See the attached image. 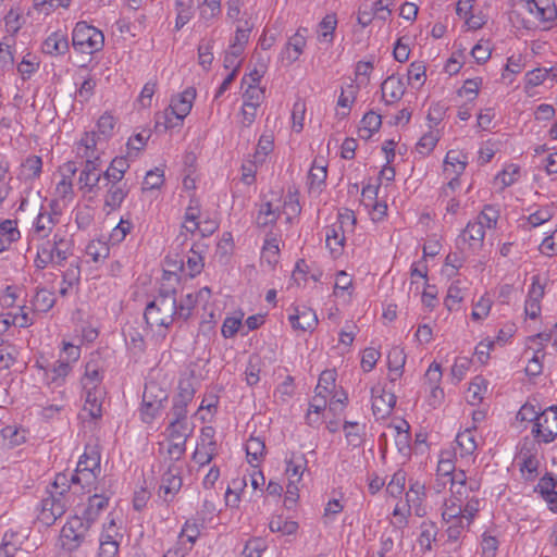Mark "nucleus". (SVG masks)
Returning a JSON list of instances; mask_svg holds the SVG:
<instances>
[{
	"mask_svg": "<svg viewBox=\"0 0 557 557\" xmlns=\"http://www.w3.org/2000/svg\"><path fill=\"white\" fill-rule=\"evenodd\" d=\"M480 481L471 479L470 488L458 486V490H451L450 496L445 499L442 517L447 524L446 532L450 541H458L480 511Z\"/></svg>",
	"mask_w": 557,
	"mask_h": 557,
	"instance_id": "f257e3e1",
	"label": "nucleus"
},
{
	"mask_svg": "<svg viewBox=\"0 0 557 557\" xmlns=\"http://www.w3.org/2000/svg\"><path fill=\"white\" fill-rule=\"evenodd\" d=\"M499 210L493 205H485L475 219L470 220L457 238L461 252L475 253L483 248L486 230L495 228Z\"/></svg>",
	"mask_w": 557,
	"mask_h": 557,
	"instance_id": "f03ea898",
	"label": "nucleus"
},
{
	"mask_svg": "<svg viewBox=\"0 0 557 557\" xmlns=\"http://www.w3.org/2000/svg\"><path fill=\"white\" fill-rule=\"evenodd\" d=\"M73 242L65 236L55 233L52 239H44L37 245V253L34 260L39 270L48 265L53 268L65 267L66 261L73 256Z\"/></svg>",
	"mask_w": 557,
	"mask_h": 557,
	"instance_id": "7ed1b4c3",
	"label": "nucleus"
},
{
	"mask_svg": "<svg viewBox=\"0 0 557 557\" xmlns=\"http://www.w3.org/2000/svg\"><path fill=\"white\" fill-rule=\"evenodd\" d=\"M524 325V333H531L524 336V359L528 360L524 367V374L530 377H535L542 373L543 359L545 357V346L552 339V332L534 329Z\"/></svg>",
	"mask_w": 557,
	"mask_h": 557,
	"instance_id": "20e7f679",
	"label": "nucleus"
},
{
	"mask_svg": "<svg viewBox=\"0 0 557 557\" xmlns=\"http://www.w3.org/2000/svg\"><path fill=\"white\" fill-rule=\"evenodd\" d=\"M175 292L160 294L146 306L144 318L148 325L169 329L176 320Z\"/></svg>",
	"mask_w": 557,
	"mask_h": 557,
	"instance_id": "39448f33",
	"label": "nucleus"
},
{
	"mask_svg": "<svg viewBox=\"0 0 557 557\" xmlns=\"http://www.w3.org/2000/svg\"><path fill=\"white\" fill-rule=\"evenodd\" d=\"M556 16L553 0H524V29H548Z\"/></svg>",
	"mask_w": 557,
	"mask_h": 557,
	"instance_id": "423d86ee",
	"label": "nucleus"
},
{
	"mask_svg": "<svg viewBox=\"0 0 557 557\" xmlns=\"http://www.w3.org/2000/svg\"><path fill=\"white\" fill-rule=\"evenodd\" d=\"M72 45L77 52L94 54L102 50L104 36L101 30L85 21L76 23L72 33Z\"/></svg>",
	"mask_w": 557,
	"mask_h": 557,
	"instance_id": "0eeeda50",
	"label": "nucleus"
},
{
	"mask_svg": "<svg viewBox=\"0 0 557 557\" xmlns=\"http://www.w3.org/2000/svg\"><path fill=\"white\" fill-rule=\"evenodd\" d=\"M89 529L90 525L81 516L69 518L60 533L61 547L67 553L76 550L85 541Z\"/></svg>",
	"mask_w": 557,
	"mask_h": 557,
	"instance_id": "6e6552de",
	"label": "nucleus"
},
{
	"mask_svg": "<svg viewBox=\"0 0 557 557\" xmlns=\"http://www.w3.org/2000/svg\"><path fill=\"white\" fill-rule=\"evenodd\" d=\"M532 434L539 443H552L557 437V406L543 409L533 423Z\"/></svg>",
	"mask_w": 557,
	"mask_h": 557,
	"instance_id": "1a4fd4ad",
	"label": "nucleus"
},
{
	"mask_svg": "<svg viewBox=\"0 0 557 557\" xmlns=\"http://www.w3.org/2000/svg\"><path fill=\"white\" fill-rule=\"evenodd\" d=\"M183 463L170 462L166 471L162 474L159 486V496L165 503H171L183 486Z\"/></svg>",
	"mask_w": 557,
	"mask_h": 557,
	"instance_id": "9d476101",
	"label": "nucleus"
},
{
	"mask_svg": "<svg viewBox=\"0 0 557 557\" xmlns=\"http://www.w3.org/2000/svg\"><path fill=\"white\" fill-rule=\"evenodd\" d=\"M47 494L48 496L44 497L39 504L37 520L44 525L50 527L65 513L67 500L52 493Z\"/></svg>",
	"mask_w": 557,
	"mask_h": 557,
	"instance_id": "9b49d317",
	"label": "nucleus"
},
{
	"mask_svg": "<svg viewBox=\"0 0 557 557\" xmlns=\"http://www.w3.org/2000/svg\"><path fill=\"white\" fill-rule=\"evenodd\" d=\"M547 277L535 274L531 278V285L528 290V299L524 301V319L529 317L536 320L541 314V300L544 297Z\"/></svg>",
	"mask_w": 557,
	"mask_h": 557,
	"instance_id": "f8f14e48",
	"label": "nucleus"
},
{
	"mask_svg": "<svg viewBox=\"0 0 557 557\" xmlns=\"http://www.w3.org/2000/svg\"><path fill=\"white\" fill-rule=\"evenodd\" d=\"M475 432V426L468 428L456 436L454 455L456 458H459L462 465H471L475 460V451L478 449Z\"/></svg>",
	"mask_w": 557,
	"mask_h": 557,
	"instance_id": "ddd939ff",
	"label": "nucleus"
},
{
	"mask_svg": "<svg viewBox=\"0 0 557 557\" xmlns=\"http://www.w3.org/2000/svg\"><path fill=\"white\" fill-rule=\"evenodd\" d=\"M211 298V289L202 287L197 292L182 295L180 299L175 298L176 320L186 322L194 312L199 302H208Z\"/></svg>",
	"mask_w": 557,
	"mask_h": 557,
	"instance_id": "4468645a",
	"label": "nucleus"
},
{
	"mask_svg": "<svg viewBox=\"0 0 557 557\" xmlns=\"http://www.w3.org/2000/svg\"><path fill=\"white\" fill-rule=\"evenodd\" d=\"M36 367L41 372L44 383L51 388L63 386L66 377L72 372V367L63 362V359L47 362L46 364L37 363Z\"/></svg>",
	"mask_w": 557,
	"mask_h": 557,
	"instance_id": "2eb2a0df",
	"label": "nucleus"
},
{
	"mask_svg": "<svg viewBox=\"0 0 557 557\" xmlns=\"http://www.w3.org/2000/svg\"><path fill=\"white\" fill-rule=\"evenodd\" d=\"M208 246L203 243H195L189 251L186 261L181 259L177 263V269L189 277H195L201 273L205 267V253Z\"/></svg>",
	"mask_w": 557,
	"mask_h": 557,
	"instance_id": "dca6fc26",
	"label": "nucleus"
},
{
	"mask_svg": "<svg viewBox=\"0 0 557 557\" xmlns=\"http://www.w3.org/2000/svg\"><path fill=\"white\" fill-rule=\"evenodd\" d=\"M58 223L55 214L51 210H47L44 206L33 222L32 230L29 231L28 237L30 242L44 240L49 237L54 226Z\"/></svg>",
	"mask_w": 557,
	"mask_h": 557,
	"instance_id": "f3484780",
	"label": "nucleus"
},
{
	"mask_svg": "<svg viewBox=\"0 0 557 557\" xmlns=\"http://www.w3.org/2000/svg\"><path fill=\"white\" fill-rule=\"evenodd\" d=\"M406 504L413 510V513L423 518L428 515L426 508V487L425 484L419 480H409V487L405 494Z\"/></svg>",
	"mask_w": 557,
	"mask_h": 557,
	"instance_id": "a211bd4d",
	"label": "nucleus"
},
{
	"mask_svg": "<svg viewBox=\"0 0 557 557\" xmlns=\"http://www.w3.org/2000/svg\"><path fill=\"white\" fill-rule=\"evenodd\" d=\"M112 495L113 493L106 488L95 492L94 495L88 497L87 505L81 517L91 525L108 508Z\"/></svg>",
	"mask_w": 557,
	"mask_h": 557,
	"instance_id": "6ab92c4d",
	"label": "nucleus"
},
{
	"mask_svg": "<svg viewBox=\"0 0 557 557\" xmlns=\"http://www.w3.org/2000/svg\"><path fill=\"white\" fill-rule=\"evenodd\" d=\"M101 471H82L72 472V484H74L75 494H90L104 488L106 482L99 481Z\"/></svg>",
	"mask_w": 557,
	"mask_h": 557,
	"instance_id": "aec40b11",
	"label": "nucleus"
},
{
	"mask_svg": "<svg viewBox=\"0 0 557 557\" xmlns=\"http://www.w3.org/2000/svg\"><path fill=\"white\" fill-rule=\"evenodd\" d=\"M197 92L194 87H187L171 98L169 107L174 119L184 120L190 113Z\"/></svg>",
	"mask_w": 557,
	"mask_h": 557,
	"instance_id": "412c9836",
	"label": "nucleus"
},
{
	"mask_svg": "<svg viewBox=\"0 0 557 557\" xmlns=\"http://www.w3.org/2000/svg\"><path fill=\"white\" fill-rule=\"evenodd\" d=\"M293 311L288 320L294 330L302 332L312 331L318 325L317 313L311 308L297 306L293 308Z\"/></svg>",
	"mask_w": 557,
	"mask_h": 557,
	"instance_id": "4be33fe9",
	"label": "nucleus"
},
{
	"mask_svg": "<svg viewBox=\"0 0 557 557\" xmlns=\"http://www.w3.org/2000/svg\"><path fill=\"white\" fill-rule=\"evenodd\" d=\"M306 28H299L289 39L287 40L284 49L281 52V59L286 61L287 64L296 62L302 54L307 44Z\"/></svg>",
	"mask_w": 557,
	"mask_h": 557,
	"instance_id": "5701e85b",
	"label": "nucleus"
},
{
	"mask_svg": "<svg viewBox=\"0 0 557 557\" xmlns=\"http://www.w3.org/2000/svg\"><path fill=\"white\" fill-rule=\"evenodd\" d=\"M103 380V368L100 358H91L85 364V371L82 376V386L84 391L100 388Z\"/></svg>",
	"mask_w": 557,
	"mask_h": 557,
	"instance_id": "b1692460",
	"label": "nucleus"
},
{
	"mask_svg": "<svg viewBox=\"0 0 557 557\" xmlns=\"http://www.w3.org/2000/svg\"><path fill=\"white\" fill-rule=\"evenodd\" d=\"M69 48L67 35L62 30L51 33L41 45L42 52L51 57L63 55L69 51Z\"/></svg>",
	"mask_w": 557,
	"mask_h": 557,
	"instance_id": "393cba45",
	"label": "nucleus"
},
{
	"mask_svg": "<svg viewBox=\"0 0 557 557\" xmlns=\"http://www.w3.org/2000/svg\"><path fill=\"white\" fill-rule=\"evenodd\" d=\"M405 90L406 88L401 78L396 75L388 76L381 85L382 99L386 104L399 101Z\"/></svg>",
	"mask_w": 557,
	"mask_h": 557,
	"instance_id": "a878e982",
	"label": "nucleus"
},
{
	"mask_svg": "<svg viewBox=\"0 0 557 557\" xmlns=\"http://www.w3.org/2000/svg\"><path fill=\"white\" fill-rule=\"evenodd\" d=\"M61 181L57 184L55 191L61 199L72 198L73 183L72 177L77 172V166L74 161H67L60 166Z\"/></svg>",
	"mask_w": 557,
	"mask_h": 557,
	"instance_id": "bb28decb",
	"label": "nucleus"
},
{
	"mask_svg": "<svg viewBox=\"0 0 557 557\" xmlns=\"http://www.w3.org/2000/svg\"><path fill=\"white\" fill-rule=\"evenodd\" d=\"M396 405V396L394 393L380 391V394H375V389H372V410L373 414L377 418H384L388 416Z\"/></svg>",
	"mask_w": 557,
	"mask_h": 557,
	"instance_id": "cd10ccee",
	"label": "nucleus"
},
{
	"mask_svg": "<svg viewBox=\"0 0 557 557\" xmlns=\"http://www.w3.org/2000/svg\"><path fill=\"white\" fill-rule=\"evenodd\" d=\"M107 191L104 195V207L111 211L121 208L123 201L129 193V187L126 182L121 184H104Z\"/></svg>",
	"mask_w": 557,
	"mask_h": 557,
	"instance_id": "c85d7f7f",
	"label": "nucleus"
},
{
	"mask_svg": "<svg viewBox=\"0 0 557 557\" xmlns=\"http://www.w3.org/2000/svg\"><path fill=\"white\" fill-rule=\"evenodd\" d=\"M281 205L280 201L272 202L265 201L260 205L256 223L259 227H268L276 223L281 215Z\"/></svg>",
	"mask_w": 557,
	"mask_h": 557,
	"instance_id": "c756f323",
	"label": "nucleus"
},
{
	"mask_svg": "<svg viewBox=\"0 0 557 557\" xmlns=\"http://www.w3.org/2000/svg\"><path fill=\"white\" fill-rule=\"evenodd\" d=\"M55 301L57 299L53 290H49L42 286H37L30 304L33 311L46 313L53 308Z\"/></svg>",
	"mask_w": 557,
	"mask_h": 557,
	"instance_id": "7c9ffc66",
	"label": "nucleus"
},
{
	"mask_svg": "<svg viewBox=\"0 0 557 557\" xmlns=\"http://www.w3.org/2000/svg\"><path fill=\"white\" fill-rule=\"evenodd\" d=\"M101 455L97 445L90 446L87 445L85 447L84 454L81 456L76 469L74 472L82 471H101L100 466Z\"/></svg>",
	"mask_w": 557,
	"mask_h": 557,
	"instance_id": "2f4dec72",
	"label": "nucleus"
},
{
	"mask_svg": "<svg viewBox=\"0 0 557 557\" xmlns=\"http://www.w3.org/2000/svg\"><path fill=\"white\" fill-rule=\"evenodd\" d=\"M345 235L339 225L325 227V244L333 257L342 255L344 249Z\"/></svg>",
	"mask_w": 557,
	"mask_h": 557,
	"instance_id": "473e14b6",
	"label": "nucleus"
},
{
	"mask_svg": "<svg viewBox=\"0 0 557 557\" xmlns=\"http://www.w3.org/2000/svg\"><path fill=\"white\" fill-rule=\"evenodd\" d=\"M1 445L3 448H14L26 441V431L16 425H7L0 431Z\"/></svg>",
	"mask_w": 557,
	"mask_h": 557,
	"instance_id": "72a5a7b5",
	"label": "nucleus"
},
{
	"mask_svg": "<svg viewBox=\"0 0 557 557\" xmlns=\"http://www.w3.org/2000/svg\"><path fill=\"white\" fill-rule=\"evenodd\" d=\"M42 172V160L38 156H28L21 164L18 177L25 182H33Z\"/></svg>",
	"mask_w": 557,
	"mask_h": 557,
	"instance_id": "f704fd0d",
	"label": "nucleus"
},
{
	"mask_svg": "<svg viewBox=\"0 0 557 557\" xmlns=\"http://www.w3.org/2000/svg\"><path fill=\"white\" fill-rule=\"evenodd\" d=\"M280 259V240L273 233L265 236L262 250L261 260L265 261L270 267H274Z\"/></svg>",
	"mask_w": 557,
	"mask_h": 557,
	"instance_id": "c9c22d12",
	"label": "nucleus"
},
{
	"mask_svg": "<svg viewBox=\"0 0 557 557\" xmlns=\"http://www.w3.org/2000/svg\"><path fill=\"white\" fill-rule=\"evenodd\" d=\"M307 466V460L304 454H292L290 458L286 461V475L288 482L298 483L304 474Z\"/></svg>",
	"mask_w": 557,
	"mask_h": 557,
	"instance_id": "e433bc0d",
	"label": "nucleus"
},
{
	"mask_svg": "<svg viewBox=\"0 0 557 557\" xmlns=\"http://www.w3.org/2000/svg\"><path fill=\"white\" fill-rule=\"evenodd\" d=\"M488 389V382L483 376H475L467 391V400L476 406L482 403Z\"/></svg>",
	"mask_w": 557,
	"mask_h": 557,
	"instance_id": "4c0bfd02",
	"label": "nucleus"
},
{
	"mask_svg": "<svg viewBox=\"0 0 557 557\" xmlns=\"http://www.w3.org/2000/svg\"><path fill=\"white\" fill-rule=\"evenodd\" d=\"M85 405L84 411L88 412V414L92 419H99L102 416V389H89L85 391Z\"/></svg>",
	"mask_w": 557,
	"mask_h": 557,
	"instance_id": "58836bf2",
	"label": "nucleus"
},
{
	"mask_svg": "<svg viewBox=\"0 0 557 557\" xmlns=\"http://www.w3.org/2000/svg\"><path fill=\"white\" fill-rule=\"evenodd\" d=\"M327 177L326 165L323 161L314 160L308 173L309 189L320 191Z\"/></svg>",
	"mask_w": 557,
	"mask_h": 557,
	"instance_id": "ea45409f",
	"label": "nucleus"
},
{
	"mask_svg": "<svg viewBox=\"0 0 557 557\" xmlns=\"http://www.w3.org/2000/svg\"><path fill=\"white\" fill-rule=\"evenodd\" d=\"M358 89V86L352 83L342 88V92L337 100V107L343 111H337L338 116L346 117L349 114L351 106L357 98Z\"/></svg>",
	"mask_w": 557,
	"mask_h": 557,
	"instance_id": "a19ab883",
	"label": "nucleus"
},
{
	"mask_svg": "<svg viewBox=\"0 0 557 557\" xmlns=\"http://www.w3.org/2000/svg\"><path fill=\"white\" fill-rule=\"evenodd\" d=\"M467 166V161L461 159L457 151L449 150L444 159L443 172L446 177L450 175H461Z\"/></svg>",
	"mask_w": 557,
	"mask_h": 557,
	"instance_id": "79ce46f5",
	"label": "nucleus"
},
{
	"mask_svg": "<svg viewBox=\"0 0 557 557\" xmlns=\"http://www.w3.org/2000/svg\"><path fill=\"white\" fill-rule=\"evenodd\" d=\"M382 125V116L374 112H367L360 121L359 134L360 137L369 139Z\"/></svg>",
	"mask_w": 557,
	"mask_h": 557,
	"instance_id": "37998d69",
	"label": "nucleus"
},
{
	"mask_svg": "<svg viewBox=\"0 0 557 557\" xmlns=\"http://www.w3.org/2000/svg\"><path fill=\"white\" fill-rule=\"evenodd\" d=\"M70 491L74 493V484H72V473L61 472L55 474L53 482L47 490V493H52L57 496L65 498V493Z\"/></svg>",
	"mask_w": 557,
	"mask_h": 557,
	"instance_id": "c03bdc74",
	"label": "nucleus"
},
{
	"mask_svg": "<svg viewBox=\"0 0 557 557\" xmlns=\"http://www.w3.org/2000/svg\"><path fill=\"white\" fill-rule=\"evenodd\" d=\"M70 491L74 493V484H72V473L61 472L55 474L53 482L47 490V493H52L57 496L65 498V493Z\"/></svg>",
	"mask_w": 557,
	"mask_h": 557,
	"instance_id": "a18cd8bd",
	"label": "nucleus"
},
{
	"mask_svg": "<svg viewBox=\"0 0 557 557\" xmlns=\"http://www.w3.org/2000/svg\"><path fill=\"white\" fill-rule=\"evenodd\" d=\"M247 459L250 463H259L265 454V444L260 437L250 436L245 445Z\"/></svg>",
	"mask_w": 557,
	"mask_h": 557,
	"instance_id": "49530a36",
	"label": "nucleus"
},
{
	"mask_svg": "<svg viewBox=\"0 0 557 557\" xmlns=\"http://www.w3.org/2000/svg\"><path fill=\"white\" fill-rule=\"evenodd\" d=\"M168 399V392L158 383L149 382L145 385L143 401L151 403L163 407V403Z\"/></svg>",
	"mask_w": 557,
	"mask_h": 557,
	"instance_id": "de8ad7c7",
	"label": "nucleus"
},
{
	"mask_svg": "<svg viewBox=\"0 0 557 557\" xmlns=\"http://www.w3.org/2000/svg\"><path fill=\"white\" fill-rule=\"evenodd\" d=\"M521 176L520 166L518 164H507L494 180V184L500 188L510 186Z\"/></svg>",
	"mask_w": 557,
	"mask_h": 557,
	"instance_id": "09e8293b",
	"label": "nucleus"
},
{
	"mask_svg": "<svg viewBox=\"0 0 557 557\" xmlns=\"http://www.w3.org/2000/svg\"><path fill=\"white\" fill-rule=\"evenodd\" d=\"M347 443L354 447H358L363 442L364 425L358 422L345 421L343 425Z\"/></svg>",
	"mask_w": 557,
	"mask_h": 557,
	"instance_id": "8fccbe9b",
	"label": "nucleus"
},
{
	"mask_svg": "<svg viewBox=\"0 0 557 557\" xmlns=\"http://www.w3.org/2000/svg\"><path fill=\"white\" fill-rule=\"evenodd\" d=\"M299 525L296 521L286 520L282 516L274 517L269 522V529L273 533L283 535H293L297 532Z\"/></svg>",
	"mask_w": 557,
	"mask_h": 557,
	"instance_id": "3c124183",
	"label": "nucleus"
},
{
	"mask_svg": "<svg viewBox=\"0 0 557 557\" xmlns=\"http://www.w3.org/2000/svg\"><path fill=\"white\" fill-rule=\"evenodd\" d=\"M102 178V172L79 173L78 187L85 193L96 194L99 189V183Z\"/></svg>",
	"mask_w": 557,
	"mask_h": 557,
	"instance_id": "603ef678",
	"label": "nucleus"
},
{
	"mask_svg": "<svg viewBox=\"0 0 557 557\" xmlns=\"http://www.w3.org/2000/svg\"><path fill=\"white\" fill-rule=\"evenodd\" d=\"M554 209L549 206L541 207L534 212H531L527 221H524V228L527 225L530 227H537L550 221L553 218Z\"/></svg>",
	"mask_w": 557,
	"mask_h": 557,
	"instance_id": "864d4df0",
	"label": "nucleus"
},
{
	"mask_svg": "<svg viewBox=\"0 0 557 557\" xmlns=\"http://www.w3.org/2000/svg\"><path fill=\"white\" fill-rule=\"evenodd\" d=\"M20 549V542L17 541V533L7 531L0 544V557H15Z\"/></svg>",
	"mask_w": 557,
	"mask_h": 557,
	"instance_id": "5fc2aeb1",
	"label": "nucleus"
},
{
	"mask_svg": "<svg viewBox=\"0 0 557 557\" xmlns=\"http://www.w3.org/2000/svg\"><path fill=\"white\" fill-rule=\"evenodd\" d=\"M406 362V355L404 354V350L394 347L389 350L387 355V363H388V371L391 373H395L396 376H401L404 371V366Z\"/></svg>",
	"mask_w": 557,
	"mask_h": 557,
	"instance_id": "6e6d98bb",
	"label": "nucleus"
},
{
	"mask_svg": "<svg viewBox=\"0 0 557 557\" xmlns=\"http://www.w3.org/2000/svg\"><path fill=\"white\" fill-rule=\"evenodd\" d=\"M177 389L178 392L174 396L173 400L178 401L181 404L189 405L193 401L196 394L193 380L188 377L181 379L178 382Z\"/></svg>",
	"mask_w": 557,
	"mask_h": 557,
	"instance_id": "4d7b16f0",
	"label": "nucleus"
},
{
	"mask_svg": "<svg viewBox=\"0 0 557 557\" xmlns=\"http://www.w3.org/2000/svg\"><path fill=\"white\" fill-rule=\"evenodd\" d=\"M200 535L199 525L195 521L187 520L178 535L180 543L182 545L187 542L189 547L185 548L186 550L191 549L193 545L196 543L197 539Z\"/></svg>",
	"mask_w": 557,
	"mask_h": 557,
	"instance_id": "13d9d810",
	"label": "nucleus"
},
{
	"mask_svg": "<svg viewBox=\"0 0 557 557\" xmlns=\"http://www.w3.org/2000/svg\"><path fill=\"white\" fill-rule=\"evenodd\" d=\"M86 255L94 262H100L109 257L110 248L107 243L102 240H91L86 247Z\"/></svg>",
	"mask_w": 557,
	"mask_h": 557,
	"instance_id": "bf43d9fd",
	"label": "nucleus"
},
{
	"mask_svg": "<svg viewBox=\"0 0 557 557\" xmlns=\"http://www.w3.org/2000/svg\"><path fill=\"white\" fill-rule=\"evenodd\" d=\"M273 147H274V144H273L272 135H270V134L261 135V137L259 138V141L257 144V148H256V151H255L252 158L256 160V162L263 164L267 157L269 156V153L272 152Z\"/></svg>",
	"mask_w": 557,
	"mask_h": 557,
	"instance_id": "052dcab7",
	"label": "nucleus"
},
{
	"mask_svg": "<svg viewBox=\"0 0 557 557\" xmlns=\"http://www.w3.org/2000/svg\"><path fill=\"white\" fill-rule=\"evenodd\" d=\"M337 26V18L335 14H327L319 23V37L326 42L333 41V35Z\"/></svg>",
	"mask_w": 557,
	"mask_h": 557,
	"instance_id": "680f3d73",
	"label": "nucleus"
},
{
	"mask_svg": "<svg viewBox=\"0 0 557 557\" xmlns=\"http://www.w3.org/2000/svg\"><path fill=\"white\" fill-rule=\"evenodd\" d=\"M406 478L407 474L403 469L397 470L387 483L386 493L392 497L400 496L406 487Z\"/></svg>",
	"mask_w": 557,
	"mask_h": 557,
	"instance_id": "e2e57ef3",
	"label": "nucleus"
},
{
	"mask_svg": "<svg viewBox=\"0 0 557 557\" xmlns=\"http://www.w3.org/2000/svg\"><path fill=\"white\" fill-rule=\"evenodd\" d=\"M336 373L333 370L323 371L318 381V385L315 387V394L326 395V397L332 393L335 387Z\"/></svg>",
	"mask_w": 557,
	"mask_h": 557,
	"instance_id": "0e129e2a",
	"label": "nucleus"
},
{
	"mask_svg": "<svg viewBox=\"0 0 557 557\" xmlns=\"http://www.w3.org/2000/svg\"><path fill=\"white\" fill-rule=\"evenodd\" d=\"M214 40L212 38H205L200 41L198 46V60L199 64L208 70L213 61V49Z\"/></svg>",
	"mask_w": 557,
	"mask_h": 557,
	"instance_id": "69168bd1",
	"label": "nucleus"
},
{
	"mask_svg": "<svg viewBox=\"0 0 557 557\" xmlns=\"http://www.w3.org/2000/svg\"><path fill=\"white\" fill-rule=\"evenodd\" d=\"M7 32L15 35L25 23L22 11L18 9H11L4 16Z\"/></svg>",
	"mask_w": 557,
	"mask_h": 557,
	"instance_id": "338daca9",
	"label": "nucleus"
},
{
	"mask_svg": "<svg viewBox=\"0 0 557 557\" xmlns=\"http://www.w3.org/2000/svg\"><path fill=\"white\" fill-rule=\"evenodd\" d=\"M265 549V540L262 537H252L246 542L242 555L243 557H261Z\"/></svg>",
	"mask_w": 557,
	"mask_h": 557,
	"instance_id": "774afa93",
	"label": "nucleus"
}]
</instances>
